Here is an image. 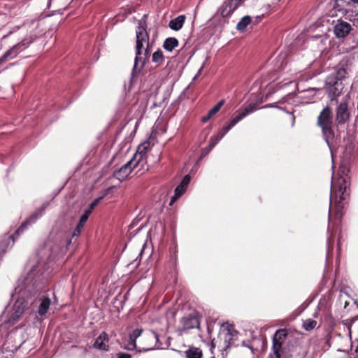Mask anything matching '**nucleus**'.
<instances>
[{
    "mask_svg": "<svg viewBox=\"0 0 358 358\" xmlns=\"http://www.w3.org/2000/svg\"><path fill=\"white\" fill-rule=\"evenodd\" d=\"M331 244V241L330 238L328 239V245H329V248H330V245Z\"/></svg>",
    "mask_w": 358,
    "mask_h": 358,
    "instance_id": "nucleus-46",
    "label": "nucleus"
},
{
    "mask_svg": "<svg viewBox=\"0 0 358 358\" xmlns=\"http://www.w3.org/2000/svg\"><path fill=\"white\" fill-rule=\"evenodd\" d=\"M179 45L178 40L175 37H169L165 39L163 43V48L168 52H171Z\"/></svg>",
    "mask_w": 358,
    "mask_h": 358,
    "instance_id": "nucleus-26",
    "label": "nucleus"
},
{
    "mask_svg": "<svg viewBox=\"0 0 358 358\" xmlns=\"http://www.w3.org/2000/svg\"><path fill=\"white\" fill-rule=\"evenodd\" d=\"M45 209V206H42L37 211L33 213L28 218H27L15 231L17 236H20L28 227L29 225L36 222L38 217L42 216L43 211Z\"/></svg>",
    "mask_w": 358,
    "mask_h": 358,
    "instance_id": "nucleus-14",
    "label": "nucleus"
},
{
    "mask_svg": "<svg viewBox=\"0 0 358 358\" xmlns=\"http://www.w3.org/2000/svg\"><path fill=\"white\" fill-rule=\"evenodd\" d=\"M263 102V98H259L255 102L250 103L245 106L238 114L234 117L227 124L224 125L217 133L216 136L210 137V143L206 148L201 149V158L206 157L215 145L224 136V135L239 121L247 116L248 114L257 110L259 106Z\"/></svg>",
    "mask_w": 358,
    "mask_h": 358,
    "instance_id": "nucleus-1",
    "label": "nucleus"
},
{
    "mask_svg": "<svg viewBox=\"0 0 358 358\" xmlns=\"http://www.w3.org/2000/svg\"><path fill=\"white\" fill-rule=\"evenodd\" d=\"M213 116L212 115H210V113L208 112V114L205 116H203L201 118V121L203 122V123H206L207 122H208L210 118L212 117Z\"/></svg>",
    "mask_w": 358,
    "mask_h": 358,
    "instance_id": "nucleus-40",
    "label": "nucleus"
},
{
    "mask_svg": "<svg viewBox=\"0 0 358 358\" xmlns=\"http://www.w3.org/2000/svg\"><path fill=\"white\" fill-rule=\"evenodd\" d=\"M251 22V17L249 15H245L241 18L236 26L237 30L241 32L246 29L248 25Z\"/></svg>",
    "mask_w": 358,
    "mask_h": 358,
    "instance_id": "nucleus-28",
    "label": "nucleus"
},
{
    "mask_svg": "<svg viewBox=\"0 0 358 358\" xmlns=\"http://www.w3.org/2000/svg\"><path fill=\"white\" fill-rule=\"evenodd\" d=\"M185 354V358H203L202 350L194 345H189Z\"/></svg>",
    "mask_w": 358,
    "mask_h": 358,
    "instance_id": "nucleus-22",
    "label": "nucleus"
},
{
    "mask_svg": "<svg viewBox=\"0 0 358 358\" xmlns=\"http://www.w3.org/2000/svg\"><path fill=\"white\" fill-rule=\"evenodd\" d=\"M355 352H356L357 353H358V344H357V346L356 347Z\"/></svg>",
    "mask_w": 358,
    "mask_h": 358,
    "instance_id": "nucleus-48",
    "label": "nucleus"
},
{
    "mask_svg": "<svg viewBox=\"0 0 358 358\" xmlns=\"http://www.w3.org/2000/svg\"><path fill=\"white\" fill-rule=\"evenodd\" d=\"M40 301H41V303H40V305H39V307L38 309V313L41 316H43L48 313V309L50 306V303H51V301H50V299L48 296L42 297L40 299Z\"/></svg>",
    "mask_w": 358,
    "mask_h": 358,
    "instance_id": "nucleus-24",
    "label": "nucleus"
},
{
    "mask_svg": "<svg viewBox=\"0 0 358 358\" xmlns=\"http://www.w3.org/2000/svg\"><path fill=\"white\" fill-rule=\"evenodd\" d=\"M288 336V330L287 329H278L272 338V348L284 349L282 343Z\"/></svg>",
    "mask_w": 358,
    "mask_h": 358,
    "instance_id": "nucleus-16",
    "label": "nucleus"
},
{
    "mask_svg": "<svg viewBox=\"0 0 358 358\" xmlns=\"http://www.w3.org/2000/svg\"><path fill=\"white\" fill-rule=\"evenodd\" d=\"M333 31L337 38H344L350 34L353 37L355 36L352 25L349 22L342 20H337L336 23L334 26Z\"/></svg>",
    "mask_w": 358,
    "mask_h": 358,
    "instance_id": "nucleus-9",
    "label": "nucleus"
},
{
    "mask_svg": "<svg viewBox=\"0 0 358 358\" xmlns=\"http://www.w3.org/2000/svg\"><path fill=\"white\" fill-rule=\"evenodd\" d=\"M335 124L332 110L327 104L317 117V126L320 128L322 138L330 149L336 142Z\"/></svg>",
    "mask_w": 358,
    "mask_h": 358,
    "instance_id": "nucleus-2",
    "label": "nucleus"
},
{
    "mask_svg": "<svg viewBox=\"0 0 358 358\" xmlns=\"http://www.w3.org/2000/svg\"><path fill=\"white\" fill-rule=\"evenodd\" d=\"M348 74L347 70L343 68H339L335 73V74L328 76L327 79L334 81L342 82L346 78Z\"/></svg>",
    "mask_w": 358,
    "mask_h": 358,
    "instance_id": "nucleus-25",
    "label": "nucleus"
},
{
    "mask_svg": "<svg viewBox=\"0 0 358 358\" xmlns=\"http://www.w3.org/2000/svg\"><path fill=\"white\" fill-rule=\"evenodd\" d=\"M185 190V188H183L180 185H178L175 189L174 194L180 197L181 195L184 193Z\"/></svg>",
    "mask_w": 358,
    "mask_h": 358,
    "instance_id": "nucleus-37",
    "label": "nucleus"
},
{
    "mask_svg": "<svg viewBox=\"0 0 358 358\" xmlns=\"http://www.w3.org/2000/svg\"><path fill=\"white\" fill-rule=\"evenodd\" d=\"M136 162L131 159L119 169L114 171L113 176L121 182L124 181L127 178L134 168L140 166V165H136Z\"/></svg>",
    "mask_w": 358,
    "mask_h": 358,
    "instance_id": "nucleus-12",
    "label": "nucleus"
},
{
    "mask_svg": "<svg viewBox=\"0 0 358 358\" xmlns=\"http://www.w3.org/2000/svg\"><path fill=\"white\" fill-rule=\"evenodd\" d=\"M36 38V35L33 34L26 36L20 43L11 47L0 57V62L4 65L8 61L15 58L21 52L27 49Z\"/></svg>",
    "mask_w": 358,
    "mask_h": 358,
    "instance_id": "nucleus-5",
    "label": "nucleus"
},
{
    "mask_svg": "<svg viewBox=\"0 0 358 358\" xmlns=\"http://www.w3.org/2000/svg\"><path fill=\"white\" fill-rule=\"evenodd\" d=\"M223 329H222L218 334L217 338H213L211 341V348H218L219 350L222 352L223 357L227 356L228 354V350L231 346V341L233 337L237 335L238 331L234 329L232 324L227 323V326L222 324Z\"/></svg>",
    "mask_w": 358,
    "mask_h": 358,
    "instance_id": "nucleus-3",
    "label": "nucleus"
},
{
    "mask_svg": "<svg viewBox=\"0 0 358 358\" xmlns=\"http://www.w3.org/2000/svg\"><path fill=\"white\" fill-rule=\"evenodd\" d=\"M272 352L268 355L267 358H292V355H288L285 352V349L272 348Z\"/></svg>",
    "mask_w": 358,
    "mask_h": 358,
    "instance_id": "nucleus-27",
    "label": "nucleus"
},
{
    "mask_svg": "<svg viewBox=\"0 0 358 358\" xmlns=\"http://www.w3.org/2000/svg\"><path fill=\"white\" fill-rule=\"evenodd\" d=\"M143 41H136V57L134 59V64L133 67V72L141 71L144 67L145 62L149 57V46L146 45V48L144 50L143 57L142 56V49L144 47Z\"/></svg>",
    "mask_w": 358,
    "mask_h": 358,
    "instance_id": "nucleus-7",
    "label": "nucleus"
},
{
    "mask_svg": "<svg viewBox=\"0 0 358 358\" xmlns=\"http://www.w3.org/2000/svg\"><path fill=\"white\" fill-rule=\"evenodd\" d=\"M112 187H109L108 189L106 190L105 194L103 196H100L96 199H94L90 205L89 208L86 209L85 211H90V215L92 213L93 209L99 203V202L103 199V197L108 194L109 189H110Z\"/></svg>",
    "mask_w": 358,
    "mask_h": 358,
    "instance_id": "nucleus-31",
    "label": "nucleus"
},
{
    "mask_svg": "<svg viewBox=\"0 0 358 358\" xmlns=\"http://www.w3.org/2000/svg\"><path fill=\"white\" fill-rule=\"evenodd\" d=\"M177 249L176 247L169 249V260L168 265L170 267L171 271L177 273Z\"/></svg>",
    "mask_w": 358,
    "mask_h": 358,
    "instance_id": "nucleus-21",
    "label": "nucleus"
},
{
    "mask_svg": "<svg viewBox=\"0 0 358 358\" xmlns=\"http://www.w3.org/2000/svg\"><path fill=\"white\" fill-rule=\"evenodd\" d=\"M262 108H278L280 110H282L283 111H286L285 108L277 106L275 103L266 105V106H263Z\"/></svg>",
    "mask_w": 358,
    "mask_h": 358,
    "instance_id": "nucleus-38",
    "label": "nucleus"
},
{
    "mask_svg": "<svg viewBox=\"0 0 358 358\" xmlns=\"http://www.w3.org/2000/svg\"><path fill=\"white\" fill-rule=\"evenodd\" d=\"M26 26H27V24H22V27H26Z\"/></svg>",
    "mask_w": 358,
    "mask_h": 358,
    "instance_id": "nucleus-51",
    "label": "nucleus"
},
{
    "mask_svg": "<svg viewBox=\"0 0 358 358\" xmlns=\"http://www.w3.org/2000/svg\"><path fill=\"white\" fill-rule=\"evenodd\" d=\"M225 101L224 99H221L219 101L215 106H214L209 111L210 115L214 116L217 113L219 112L220 108L224 105Z\"/></svg>",
    "mask_w": 358,
    "mask_h": 358,
    "instance_id": "nucleus-33",
    "label": "nucleus"
},
{
    "mask_svg": "<svg viewBox=\"0 0 358 358\" xmlns=\"http://www.w3.org/2000/svg\"><path fill=\"white\" fill-rule=\"evenodd\" d=\"M317 325V322L314 320L308 319L303 322V327L306 331H310L313 329Z\"/></svg>",
    "mask_w": 358,
    "mask_h": 358,
    "instance_id": "nucleus-32",
    "label": "nucleus"
},
{
    "mask_svg": "<svg viewBox=\"0 0 358 358\" xmlns=\"http://www.w3.org/2000/svg\"><path fill=\"white\" fill-rule=\"evenodd\" d=\"M34 22H35L34 21H32L31 24L33 25L34 24Z\"/></svg>",
    "mask_w": 358,
    "mask_h": 358,
    "instance_id": "nucleus-53",
    "label": "nucleus"
},
{
    "mask_svg": "<svg viewBox=\"0 0 358 358\" xmlns=\"http://www.w3.org/2000/svg\"><path fill=\"white\" fill-rule=\"evenodd\" d=\"M109 337L106 331H102L93 344V348L99 350H109Z\"/></svg>",
    "mask_w": 358,
    "mask_h": 358,
    "instance_id": "nucleus-17",
    "label": "nucleus"
},
{
    "mask_svg": "<svg viewBox=\"0 0 358 358\" xmlns=\"http://www.w3.org/2000/svg\"><path fill=\"white\" fill-rule=\"evenodd\" d=\"M142 331H143L142 329H136L129 334V338H133L134 339H137V338H138L141 336Z\"/></svg>",
    "mask_w": 358,
    "mask_h": 358,
    "instance_id": "nucleus-36",
    "label": "nucleus"
},
{
    "mask_svg": "<svg viewBox=\"0 0 358 358\" xmlns=\"http://www.w3.org/2000/svg\"><path fill=\"white\" fill-rule=\"evenodd\" d=\"M185 16L184 15H180L177 17L171 20L169 22V26L172 30L178 31L182 27L185 23Z\"/></svg>",
    "mask_w": 358,
    "mask_h": 358,
    "instance_id": "nucleus-23",
    "label": "nucleus"
},
{
    "mask_svg": "<svg viewBox=\"0 0 358 358\" xmlns=\"http://www.w3.org/2000/svg\"><path fill=\"white\" fill-rule=\"evenodd\" d=\"M242 0H225L224 3L231 10V13L240 6Z\"/></svg>",
    "mask_w": 358,
    "mask_h": 358,
    "instance_id": "nucleus-30",
    "label": "nucleus"
},
{
    "mask_svg": "<svg viewBox=\"0 0 358 358\" xmlns=\"http://www.w3.org/2000/svg\"><path fill=\"white\" fill-rule=\"evenodd\" d=\"M348 103V99L345 98L341 103H338L336 108L335 123L337 127L343 125L350 121L351 113Z\"/></svg>",
    "mask_w": 358,
    "mask_h": 358,
    "instance_id": "nucleus-8",
    "label": "nucleus"
},
{
    "mask_svg": "<svg viewBox=\"0 0 358 358\" xmlns=\"http://www.w3.org/2000/svg\"><path fill=\"white\" fill-rule=\"evenodd\" d=\"M27 306V303L24 299L17 300L13 306V313L12 314L10 321H15L19 319L24 313Z\"/></svg>",
    "mask_w": 358,
    "mask_h": 358,
    "instance_id": "nucleus-18",
    "label": "nucleus"
},
{
    "mask_svg": "<svg viewBox=\"0 0 358 358\" xmlns=\"http://www.w3.org/2000/svg\"><path fill=\"white\" fill-rule=\"evenodd\" d=\"M19 236H17L15 233L10 236H5L1 239H0V259L3 254H5L7 251V249L10 245L12 242V245L14 244L15 238H17Z\"/></svg>",
    "mask_w": 358,
    "mask_h": 358,
    "instance_id": "nucleus-19",
    "label": "nucleus"
},
{
    "mask_svg": "<svg viewBox=\"0 0 358 358\" xmlns=\"http://www.w3.org/2000/svg\"><path fill=\"white\" fill-rule=\"evenodd\" d=\"M248 347L249 348H250V349L252 350V347H251V346H249V345H248Z\"/></svg>",
    "mask_w": 358,
    "mask_h": 358,
    "instance_id": "nucleus-52",
    "label": "nucleus"
},
{
    "mask_svg": "<svg viewBox=\"0 0 358 358\" xmlns=\"http://www.w3.org/2000/svg\"><path fill=\"white\" fill-rule=\"evenodd\" d=\"M219 10L220 12V15L223 17H229L232 14L231 10H229V8L226 6V4L224 2L219 8Z\"/></svg>",
    "mask_w": 358,
    "mask_h": 358,
    "instance_id": "nucleus-34",
    "label": "nucleus"
},
{
    "mask_svg": "<svg viewBox=\"0 0 358 358\" xmlns=\"http://www.w3.org/2000/svg\"><path fill=\"white\" fill-rule=\"evenodd\" d=\"M326 85H329L327 90L331 101H335L338 103V97L341 95L344 88L343 83L327 79Z\"/></svg>",
    "mask_w": 358,
    "mask_h": 358,
    "instance_id": "nucleus-11",
    "label": "nucleus"
},
{
    "mask_svg": "<svg viewBox=\"0 0 358 358\" xmlns=\"http://www.w3.org/2000/svg\"><path fill=\"white\" fill-rule=\"evenodd\" d=\"M340 239H341V237L339 236L338 238V249H340Z\"/></svg>",
    "mask_w": 358,
    "mask_h": 358,
    "instance_id": "nucleus-45",
    "label": "nucleus"
},
{
    "mask_svg": "<svg viewBox=\"0 0 358 358\" xmlns=\"http://www.w3.org/2000/svg\"><path fill=\"white\" fill-rule=\"evenodd\" d=\"M117 358H131V356L128 353L120 352L117 354Z\"/></svg>",
    "mask_w": 358,
    "mask_h": 358,
    "instance_id": "nucleus-41",
    "label": "nucleus"
},
{
    "mask_svg": "<svg viewBox=\"0 0 358 358\" xmlns=\"http://www.w3.org/2000/svg\"><path fill=\"white\" fill-rule=\"evenodd\" d=\"M178 198L179 196L174 194V195L171 199L169 206H172Z\"/></svg>",
    "mask_w": 358,
    "mask_h": 358,
    "instance_id": "nucleus-43",
    "label": "nucleus"
},
{
    "mask_svg": "<svg viewBox=\"0 0 358 358\" xmlns=\"http://www.w3.org/2000/svg\"><path fill=\"white\" fill-rule=\"evenodd\" d=\"M180 324L181 327L178 329L180 335L187 333L192 329H200V317L198 313L194 312L184 315L180 320Z\"/></svg>",
    "mask_w": 358,
    "mask_h": 358,
    "instance_id": "nucleus-6",
    "label": "nucleus"
},
{
    "mask_svg": "<svg viewBox=\"0 0 358 358\" xmlns=\"http://www.w3.org/2000/svg\"><path fill=\"white\" fill-rule=\"evenodd\" d=\"M350 182L343 178L338 180V191L335 192L336 198V215L342 216V210L350 199Z\"/></svg>",
    "mask_w": 358,
    "mask_h": 358,
    "instance_id": "nucleus-4",
    "label": "nucleus"
},
{
    "mask_svg": "<svg viewBox=\"0 0 358 358\" xmlns=\"http://www.w3.org/2000/svg\"><path fill=\"white\" fill-rule=\"evenodd\" d=\"M147 17L145 14L142 19L138 21L137 29L136 31V40L139 41H143L149 46V34L147 31Z\"/></svg>",
    "mask_w": 358,
    "mask_h": 358,
    "instance_id": "nucleus-13",
    "label": "nucleus"
},
{
    "mask_svg": "<svg viewBox=\"0 0 358 358\" xmlns=\"http://www.w3.org/2000/svg\"><path fill=\"white\" fill-rule=\"evenodd\" d=\"M153 336L155 339H157L158 338V336H157V334H153Z\"/></svg>",
    "mask_w": 358,
    "mask_h": 358,
    "instance_id": "nucleus-47",
    "label": "nucleus"
},
{
    "mask_svg": "<svg viewBox=\"0 0 358 358\" xmlns=\"http://www.w3.org/2000/svg\"><path fill=\"white\" fill-rule=\"evenodd\" d=\"M286 113H287L288 114H289L292 116V121H293V122H294V121H295V116H294V113H289L288 111H286Z\"/></svg>",
    "mask_w": 358,
    "mask_h": 358,
    "instance_id": "nucleus-44",
    "label": "nucleus"
},
{
    "mask_svg": "<svg viewBox=\"0 0 358 358\" xmlns=\"http://www.w3.org/2000/svg\"><path fill=\"white\" fill-rule=\"evenodd\" d=\"M3 66V63L0 62V69Z\"/></svg>",
    "mask_w": 358,
    "mask_h": 358,
    "instance_id": "nucleus-49",
    "label": "nucleus"
},
{
    "mask_svg": "<svg viewBox=\"0 0 358 358\" xmlns=\"http://www.w3.org/2000/svg\"><path fill=\"white\" fill-rule=\"evenodd\" d=\"M136 339H134L133 338H129V345L132 346V349L136 348ZM127 350H131V348H127Z\"/></svg>",
    "mask_w": 358,
    "mask_h": 358,
    "instance_id": "nucleus-39",
    "label": "nucleus"
},
{
    "mask_svg": "<svg viewBox=\"0 0 358 358\" xmlns=\"http://www.w3.org/2000/svg\"><path fill=\"white\" fill-rule=\"evenodd\" d=\"M334 9L337 11L354 12V9L358 8V0H335Z\"/></svg>",
    "mask_w": 358,
    "mask_h": 358,
    "instance_id": "nucleus-15",
    "label": "nucleus"
},
{
    "mask_svg": "<svg viewBox=\"0 0 358 358\" xmlns=\"http://www.w3.org/2000/svg\"><path fill=\"white\" fill-rule=\"evenodd\" d=\"M358 15V9H357V13L356 14V15Z\"/></svg>",
    "mask_w": 358,
    "mask_h": 358,
    "instance_id": "nucleus-54",
    "label": "nucleus"
},
{
    "mask_svg": "<svg viewBox=\"0 0 358 358\" xmlns=\"http://www.w3.org/2000/svg\"><path fill=\"white\" fill-rule=\"evenodd\" d=\"M190 180H191L190 176L185 175L179 185H180L183 188H186L187 187L188 184L189 183Z\"/></svg>",
    "mask_w": 358,
    "mask_h": 358,
    "instance_id": "nucleus-35",
    "label": "nucleus"
},
{
    "mask_svg": "<svg viewBox=\"0 0 358 358\" xmlns=\"http://www.w3.org/2000/svg\"><path fill=\"white\" fill-rule=\"evenodd\" d=\"M152 59L153 62L157 63L159 65L162 64L164 61L162 51L158 49L152 54Z\"/></svg>",
    "mask_w": 358,
    "mask_h": 358,
    "instance_id": "nucleus-29",
    "label": "nucleus"
},
{
    "mask_svg": "<svg viewBox=\"0 0 358 358\" xmlns=\"http://www.w3.org/2000/svg\"><path fill=\"white\" fill-rule=\"evenodd\" d=\"M90 211H85L83 215L80 218L78 223L76 225V229L72 233V237H78L84 227L86 222L87 221L90 216Z\"/></svg>",
    "mask_w": 358,
    "mask_h": 358,
    "instance_id": "nucleus-20",
    "label": "nucleus"
},
{
    "mask_svg": "<svg viewBox=\"0 0 358 358\" xmlns=\"http://www.w3.org/2000/svg\"><path fill=\"white\" fill-rule=\"evenodd\" d=\"M211 358H215V357H211Z\"/></svg>",
    "mask_w": 358,
    "mask_h": 358,
    "instance_id": "nucleus-55",
    "label": "nucleus"
},
{
    "mask_svg": "<svg viewBox=\"0 0 358 358\" xmlns=\"http://www.w3.org/2000/svg\"><path fill=\"white\" fill-rule=\"evenodd\" d=\"M150 147L149 141H145V142L140 144L138 148L136 153L134 154L132 159L136 162V165H140L141 169H144V166L146 164V152Z\"/></svg>",
    "mask_w": 358,
    "mask_h": 358,
    "instance_id": "nucleus-10",
    "label": "nucleus"
},
{
    "mask_svg": "<svg viewBox=\"0 0 358 358\" xmlns=\"http://www.w3.org/2000/svg\"><path fill=\"white\" fill-rule=\"evenodd\" d=\"M151 349H152V348H147V349H144L143 350L144 351H148V350H151Z\"/></svg>",
    "mask_w": 358,
    "mask_h": 358,
    "instance_id": "nucleus-50",
    "label": "nucleus"
},
{
    "mask_svg": "<svg viewBox=\"0 0 358 358\" xmlns=\"http://www.w3.org/2000/svg\"><path fill=\"white\" fill-rule=\"evenodd\" d=\"M355 37L358 36V32L357 31H355ZM351 47H352V48H356L358 47V38L356 41H353L352 45Z\"/></svg>",
    "mask_w": 358,
    "mask_h": 358,
    "instance_id": "nucleus-42",
    "label": "nucleus"
}]
</instances>
